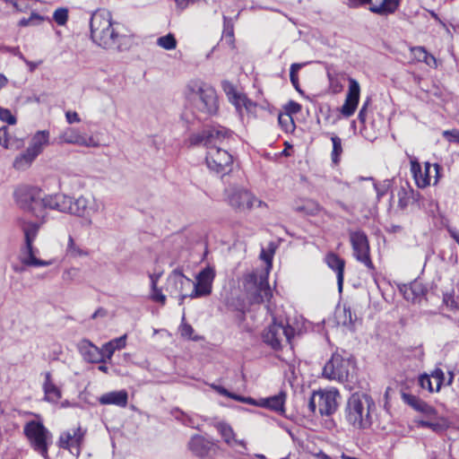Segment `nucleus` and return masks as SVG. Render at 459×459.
<instances>
[{
  "mask_svg": "<svg viewBox=\"0 0 459 459\" xmlns=\"http://www.w3.org/2000/svg\"><path fill=\"white\" fill-rule=\"evenodd\" d=\"M231 136L227 128L218 126L192 134L188 138L191 146L203 145L206 148L205 163L209 170L224 176L232 170L233 157L221 146Z\"/></svg>",
  "mask_w": 459,
  "mask_h": 459,
  "instance_id": "f257e3e1",
  "label": "nucleus"
},
{
  "mask_svg": "<svg viewBox=\"0 0 459 459\" xmlns=\"http://www.w3.org/2000/svg\"><path fill=\"white\" fill-rule=\"evenodd\" d=\"M402 291L404 299L409 301L415 302L423 295L424 289L420 283L413 282L411 285L404 286L403 289H402Z\"/></svg>",
  "mask_w": 459,
  "mask_h": 459,
  "instance_id": "72a5a7b5",
  "label": "nucleus"
},
{
  "mask_svg": "<svg viewBox=\"0 0 459 459\" xmlns=\"http://www.w3.org/2000/svg\"><path fill=\"white\" fill-rule=\"evenodd\" d=\"M410 51L413 56V59L417 62H423L429 53L424 47H412Z\"/></svg>",
  "mask_w": 459,
  "mask_h": 459,
  "instance_id": "49530a36",
  "label": "nucleus"
},
{
  "mask_svg": "<svg viewBox=\"0 0 459 459\" xmlns=\"http://www.w3.org/2000/svg\"><path fill=\"white\" fill-rule=\"evenodd\" d=\"M338 396L339 392L335 388L314 392L309 398L308 409L313 413L318 411V413L321 416H329L333 414L337 409Z\"/></svg>",
  "mask_w": 459,
  "mask_h": 459,
  "instance_id": "6e6552de",
  "label": "nucleus"
},
{
  "mask_svg": "<svg viewBox=\"0 0 459 459\" xmlns=\"http://www.w3.org/2000/svg\"><path fill=\"white\" fill-rule=\"evenodd\" d=\"M215 278V270L212 266H206L196 276L193 282V291L189 294L192 299L208 296L212 292V282Z\"/></svg>",
  "mask_w": 459,
  "mask_h": 459,
  "instance_id": "2eb2a0df",
  "label": "nucleus"
},
{
  "mask_svg": "<svg viewBox=\"0 0 459 459\" xmlns=\"http://www.w3.org/2000/svg\"><path fill=\"white\" fill-rule=\"evenodd\" d=\"M372 0H347L346 4L352 8H357L371 3Z\"/></svg>",
  "mask_w": 459,
  "mask_h": 459,
  "instance_id": "e2e57ef3",
  "label": "nucleus"
},
{
  "mask_svg": "<svg viewBox=\"0 0 459 459\" xmlns=\"http://www.w3.org/2000/svg\"><path fill=\"white\" fill-rule=\"evenodd\" d=\"M53 19L58 25H65L68 19V11L65 8H58L54 12Z\"/></svg>",
  "mask_w": 459,
  "mask_h": 459,
  "instance_id": "a18cd8bd",
  "label": "nucleus"
},
{
  "mask_svg": "<svg viewBox=\"0 0 459 459\" xmlns=\"http://www.w3.org/2000/svg\"><path fill=\"white\" fill-rule=\"evenodd\" d=\"M327 265L336 273L339 291H342L344 278L345 262L334 253H329L325 256Z\"/></svg>",
  "mask_w": 459,
  "mask_h": 459,
  "instance_id": "bb28decb",
  "label": "nucleus"
},
{
  "mask_svg": "<svg viewBox=\"0 0 459 459\" xmlns=\"http://www.w3.org/2000/svg\"><path fill=\"white\" fill-rule=\"evenodd\" d=\"M38 156L28 148L20 153L13 160V168L17 170H25L30 167Z\"/></svg>",
  "mask_w": 459,
  "mask_h": 459,
  "instance_id": "473e14b6",
  "label": "nucleus"
},
{
  "mask_svg": "<svg viewBox=\"0 0 459 459\" xmlns=\"http://www.w3.org/2000/svg\"><path fill=\"white\" fill-rule=\"evenodd\" d=\"M403 401L411 407H412L415 411L422 412L426 416L431 417L436 414V410L432 406H430L429 404H428L427 403L420 400L419 397L415 395L403 394Z\"/></svg>",
  "mask_w": 459,
  "mask_h": 459,
  "instance_id": "7c9ffc66",
  "label": "nucleus"
},
{
  "mask_svg": "<svg viewBox=\"0 0 459 459\" xmlns=\"http://www.w3.org/2000/svg\"><path fill=\"white\" fill-rule=\"evenodd\" d=\"M103 204L91 194H82L76 198L73 197L70 214L83 220L84 223L91 226L93 216L102 209Z\"/></svg>",
  "mask_w": 459,
  "mask_h": 459,
  "instance_id": "0eeeda50",
  "label": "nucleus"
},
{
  "mask_svg": "<svg viewBox=\"0 0 459 459\" xmlns=\"http://www.w3.org/2000/svg\"><path fill=\"white\" fill-rule=\"evenodd\" d=\"M375 407L372 398L365 394H353L345 408V420L357 429H368L371 426V410Z\"/></svg>",
  "mask_w": 459,
  "mask_h": 459,
  "instance_id": "20e7f679",
  "label": "nucleus"
},
{
  "mask_svg": "<svg viewBox=\"0 0 459 459\" xmlns=\"http://www.w3.org/2000/svg\"><path fill=\"white\" fill-rule=\"evenodd\" d=\"M215 429L221 436L223 441L230 447L235 448L237 446H239V447L243 448L244 450L247 449L246 442L243 439H238L236 437V434H235L233 429L228 423L222 422V421L217 422L215 424Z\"/></svg>",
  "mask_w": 459,
  "mask_h": 459,
  "instance_id": "5701e85b",
  "label": "nucleus"
},
{
  "mask_svg": "<svg viewBox=\"0 0 459 459\" xmlns=\"http://www.w3.org/2000/svg\"><path fill=\"white\" fill-rule=\"evenodd\" d=\"M79 276V269L75 267H71L66 269L62 275L64 281L72 282L75 281Z\"/></svg>",
  "mask_w": 459,
  "mask_h": 459,
  "instance_id": "3c124183",
  "label": "nucleus"
},
{
  "mask_svg": "<svg viewBox=\"0 0 459 459\" xmlns=\"http://www.w3.org/2000/svg\"><path fill=\"white\" fill-rule=\"evenodd\" d=\"M128 395L125 390L109 392L102 394L99 401L101 404H114L125 407L127 404Z\"/></svg>",
  "mask_w": 459,
  "mask_h": 459,
  "instance_id": "2f4dec72",
  "label": "nucleus"
},
{
  "mask_svg": "<svg viewBox=\"0 0 459 459\" xmlns=\"http://www.w3.org/2000/svg\"><path fill=\"white\" fill-rule=\"evenodd\" d=\"M44 21V18L38 13H32L29 18H23L19 22V25L25 26H35L40 24Z\"/></svg>",
  "mask_w": 459,
  "mask_h": 459,
  "instance_id": "37998d69",
  "label": "nucleus"
},
{
  "mask_svg": "<svg viewBox=\"0 0 459 459\" xmlns=\"http://www.w3.org/2000/svg\"><path fill=\"white\" fill-rule=\"evenodd\" d=\"M127 335L124 334L118 338L112 339L111 341L106 342L101 347V352L103 359H105V362L107 360H110L114 352L118 350H122L126 345Z\"/></svg>",
  "mask_w": 459,
  "mask_h": 459,
  "instance_id": "c756f323",
  "label": "nucleus"
},
{
  "mask_svg": "<svg viewBox=\"0 0 459 459\" xmlns=\"http://www.w3.org/2000/svg\"><path fill=\"white\" fill-rule=\"evenodd\" d=\"M90 28L91 40L102 48L119 49L125 39L119 23L113 21L107 9H98L91 14Z\"/></svg>",
  "mask_w": 459,
  "mask_h": 459,
  "instance_id": "f03ea898",
  "label": "nucleus"
},
{
  "mask_svg": "<svg viewBox=\"0 0 459 459\" xmlns=\"http://www.w3.org/2000/svg\"><path fill=\"white\" fill-rule=\"evenodd\" d=\"M24 434L32 449L44 459H48V447L52 444V434L39 421L30 420L23 429Z\"/></svg>",
  "mask_w": 459,
  "mask_h": 459,
  "instance_id": "423d86ee",
  "label": "nucleus"
},
{
  "mask_svg": "<svg viewBox=\"0 0 459 459\" xmlns=\"http://www.w3.org/2000/svg\"><path fill=\"white\" fill-rule=\"evenodd\" d=\"M272 296L270 287L266 282L262 281L256 288L255 293L254 294L252 300L255 303H263L269 300Z\"/></svg>",
  "mask_w": 459,
  "mask_h": 459,
  "instance_id": "e433bc0d",
  "label": "nucleus"
},
{
  "mask_svg": "<svg viewBox=\"0 0 459 459\" xmlns=\"http://www.w3.org/2000/svg\"><path fill=\"white\" fill-rule=\"evenodd\" d=\"M350 241L355 258L364 264L368 269H373V263L369 256V245L367 235L361 231H351Z\"/></svg>",
  "mask_w": 459,
  "mask_h": 459,
  "instance_id": "ddd939ff",
  "label": "nucleus"
},
{
  "mask_svg": "<svg viewBox=\"0 0 459 459\" xmlns=\"http://www.w3.org/2000/svg\"><path fill=\"white\" fill-rule=\"evenodd\" d=\"M440 167L438 164H430L426 162L424 169L417 160H411V171L413 175L416 185L419 187H426L430 185L431 178H434V184L437 183Z\"/></svg>",
  "mask_w": 459,
  "mask_h": 459,
  "instance_id": "f8f14e48",
  "label": "nucleus"
},
{
  "mask_svg": "<svg viewBox=\"0 0 459 459\" xmlns=\"http://www.w3.org/2000/svg\"><path fill=\"white\" fill-rule=\"evenodd\" d=\"M275 249H276L275 244L273 242H270L266 248H262V250H261L260 258L266 264V268H265L266 274L269 273V271L272 268V262H273V257L275 253Z\"/></svg>",
  "mask_w": 459,
  "mask_h": 459,
  "instance_id": "4c0bfd02",
  "label": "nucleus"
},
{
  "mask_svg": "<svg viewBox=\"0 0 459 459\" xmlns=\"http://www.w3.org/2000/svg\"><path fill=\"white\" fill-rule=\"evenodd\" d=\"M330 81V87L333 91L337 93L342 90V85L338 82L336 78H333L331 74L328 75Z\"/></svg>",
  "mask_w": 459,
  "mask_h": 459,
  "instance_id": "052dcab7",
  "label": "nucleus"
},
{
  "mask_svg": "<svg viewBox=\"0 0 459 459\" xmlns=\"http://www.w3.org/2000/svg\"><path fill=\"white\" fill-rule=\"evenodd\" d=\"M150 298L152 299V300L160 303L161 305H164L166 303V296L158 287L151 288Z\"/></svg>",
  "mask_w": 459,
  "mask_h": 459,
  "instance_id": "603ef678",
  "label": "nucleus"
},
{
  "mask_svg": "<svg viewBox=\"0 0 459 459\" xmlns=\"http://www.w3.org/2000/svg\"><path fill=\"white\" fill-rule=\"evenodd\" d=\"M423 63H425L426 65H428L430 67L436 68L437 66V61L436 57L434 56L430 55L429 53L427 54V57L425 58Z\"/></svg>",
  "mask_w": 459,
  "mask_h": 459,
  "instance_id": "0e129e2a",
  "label": "nucleus"
},
{
  "mask_svg": "<svg viewBox=\"0 0 459 459\" xmlns=\"http://www.w3.org/2000/svg\"><path fill=\"white\" fill-rule=\"evenodd\" d=\"M331 140L333 143L331 158L333 162L337 164L339 162L340 156L342 153V139L339 136L333 134L331 136Z\"/></svg>",
  "mask_w": 459,
  "mask_h": 459,
  "instance_id": "a19ab883",
  "label": "nucleus"
},
{
  "mask_svg": "<svg viewBox=\"0 0 459 459\" xmlns=\"http://www.w3.org/2000/svg\"><path fill=\"white\" fill-rule=\"evenodd\" d=\"M353 365L350 359H345L338 353L333 354L323 368V377L344 383L349 381L352 375Z\"/></svg>",
  "mask_w": 459,
  "mask_h": 459,
  "instance_id": "1a4fd4ad",
  "label": "nucleus"
},
{
  "mask_svg": "<svg viewBox=\"0 0 459 459\" xmlns=\"http://www.w3.org/2000/svg\"><path fill=\"white\" fill-rule=\"evenodd\" d=\"M77 348L85 361L89 363L105 362L101 348L97 347L91 341L87 339L80 341L77 344Z\"/></svg>",
  "mask_w": 459,
  "mask_h": 459,
  "instance_id": "aec40b11",
  "label": "nucleus"
},
{
  "mask_svg": "<svg viewBox=\"0 0 459 459\" xmlns=\"http://www.w3.org/2000/svg\"><path fill=\"white\" fill-rule=\"evenodd\" d=\"M161 276L160 273H151L149 275L151 281V288L158 287V281Z\"/></svg>",
  "mask_w": 459,
  "mask_h": 459,
  "instance_id": "69168bd1",
  "label": "nucleus"
},
{
  "mask_svg": "<svg viewBox=\"0 0 459 459\" xmlns=\"http://www.w3.org/2000/svg\"><path fill=\"white\" fill-rule=\"evenodd\" d=\"M39 226L34 222H25L22 225V230L25 237V244L33 245L39 232Z\"/></svg>",
  "mask_w": 459,
  "mask_h": 459,
  "instance_id": "58836bf2",
  "label": "nucleus"
},
{
  "mask_svg": "<svg viewBox=\"0 0 459 459\" xmlns=\"http://www.w3.org/2000/svg\"><path fill=\"white\" fill-rule=\"evenodd\" d=\"M399 4L398 0H384L379 5L373 4L369 10L377 14H388L395 12Z\"/></svg>",
  "mask_w": 459,
  "mask_h": 459,
  "instance_id": "f704fd0d",
  "label": "nucleus"
},
{
  "mask_svg": "<svg viewBox=\"0 0 459 459\" xmlns=\"http://www.w3.org/2000/svg\"><path fill=\"white\" fill-rule=\"evenodd\" d=\"M108 315V312L105 308L103 307H99L91 316V318L92 319H96L98 317H105L107 316Z\"/></svg>",
  "mask_w": 459,
  "mask_h": 459,
  "instance_id": "338daca9",
  "label": "nucleus"
},
{
  "mask_svg": "<svg viewBox=\"0 0 459 459\" xmlns=\"http://www.w3.org/2000/svg\"><path fill=\"white\" fill-rule=\"evenodd\" d=\"M319 210V205L312 201H307L304 205L297 207V211L305 212L309 214H315Z\"/></svg>",
  "mask_w": 459,
  "mask_h": 459,
  "instance_id": "8fccbe9b",
  "label": "nucleus"
},
{
  "mask_svg": "<svg viewBox=\"0 0 459 459\" xmlns=\"http://www.w3.org/2000/svg\"><path fill=\"white\" fill-rule=\"evenodd\" d=\"M179 332L182 337L187 339L195 340L196 338L193 336L194 329L193 327L185 322V317L183 316L182 323L179 326Z\"/></svg>",
  "mask_w": 459,
  "mask_h": 459,
  "instance_id": "09e8293b",
  "label": "nucleus"
},
{
  "mask_svg": "<svg viewBox=\"0 0 459 459\" xmlns=\"http://www.w3.org/2000/svg\"><path fill=\"white\" fill-rule=\"evenodd\" d=\"M38 249L33 247V245L25 244L20 254V261L25 266H48L53 264L52 260H41L37 257Z\"/></svg>",
  "mask_w": 459,
  "mask_h": 459,
  "instance_id": "4be33fe9",
  "label": "nucleus"
},
{
  "mask_svg": "<svg viewBox=\"0 0 459 459\" xmlns=\"http://www.w3.org/2000/svg\"><path fill=\"white\" fill-rule=\"evenodd\" d=\"M65 117L68 124L79 123L81 121L79 115L75 111H67Z\"/></svg>",
  "mask_w": 459,
  "mask_h": 459,
  "instance_id": "680f3d73",
  "label": "nucleus"
},
{
  "mask_svg": "<svg viewBox=\"0 0 459 459\" xmlns=\"http://www.w3.org/2000/svg\"><path fill=\"white\" fill-rule=\"evenodd\" d=\"M0 144L5 149L19 150L25 144V138L22 134L10 132L7 126L0 127Z\"/></svg>",
  "mask_w": 459,
  "mask_h": 459,
  "instance_id": "412c9836",
  "label": "nucleus"
},
{
  "mask_svg": "<svg viewBox=\"0 0 459 459\" xmlns=\"http://www.w3.org/2000/svg\"><path fill=\"white\" fill-rule=\"evenodd\" d=\"M50 134L48 130L37 131L30 138L28 149L39 156L49 143Z\"/></svg>",
  "mask_w": 459,
  "mask_h": 459,
  "instance_id": "cd10ccee",
  "label": "nucleus"
},
{
  "mask_svg": "<svg viewBox=\"0 0 459 459\" xmlns=\"http://www.w3.org/2000/svg\"><path fill=\"white\" fill-rule=\"evenodd\" d=\"M73 197L64 193L45 195V209L70 214Z\"/></svg>",
  "mask_w": 459,
  "mask_h": 459,
  "instance_id": "6ab92c4d",
  "label": "nucleus"
},
{
  "mask_svg": "<svg viewBox=\"0 0 459 459\" xmlns=\"http://www.w3.org/2000/svg\"><path fill=\"white\" fill-rule=\"evenodd\" d=\"M58 143L75 144L83 147H99L100 143L92 136L82 134L77 128L67 127L58 136Z\"/></svg>",
  "mask_w": 459,
  "mask_h": 459,
  "instance_id": "dca6fc26",
  "label": "nucleus"
},
{
  "mask_svg": "<svg viewBox=\"0 0 459 459\" xmlns=\"http://www.w3.org/2000/svg\"><path fill=\"white\" fill-rule=\"evenodd\" d=\"M65 252L66 255L71 257H83L89 255V252L87 250L82 248L79 245L75 243L72 235L68 236Z\"/></svg>",
  "mask_w": 459,
  "mask_h": 459,
  "instance_id": "c9c22d12",
  "label": "nucleus"
},
{
  "mask_svg": "<svg viewBox=\"0 0 459 459\" xmlns=\"http://www.w3.org/2000/svg\"><path fill=\"white\" fill-rule=\"evenodd\" d=\"M285 400L286 394L283 392H281L278 394L260 399L257 404L261 407L268 408L272 411L281 413L284 411Z\"/></svg>",
  "mask_w": 459,
  "mask_h": 459,
  "instance_id": "c85d7f7f",
  "label": "nucleus"
},
{
  "mask_svg": "<svg viewBox=\"0 0 459 459\" xmlns=\"http://www.w3.org/2000/svg\"><path fill=\"white\" fill-rule=\"evenodd\" d=\"M397 195L399 198V201H398L399 207H401L402 209H404L408 205V203H409L408 193L406 192L405 189L401 188L398 191Z\"/></svg>",
  "mask_w": 459,
  "mask_h": 459,
  "instance_id": "6e6d98bb",
  "label": "nucleus"
},
{
  "mask_svg": "<svg viewBox=\"0 0 459 459\" xmlns=\"http://www.w3.org/2000/svg\"><path fill=\"white\" fill-rule=\"evenodd\" d=\"M443 135L450 142L459 143V130L444 131Z\"/></svg>",
  "mask_w": 459,
  "mask_h": 459,
  "instance_id": "4d7b16f0",
  "label": "nucleus"
},
{
  "mask_svg": "<svg viewBox=\"0 0 459 459\" xmlns=\"http://www.w3.org/2000/svg\"><path fill=\"white\" fill-rule=\"evenodd\" d=\"M279 123L281 124V125H285V129L286 130H289L290 128H292L293 127V122H292V118L290 115L288 114H285V115H280L279 116Z\"/></svg>",
  "mask_w": 459,
  "mask_h": 459,
  "instance_id": "13d9d810",
  "label": "nucleus"
},
{
  "mask_svg": "<svg viewBox=\"0 0 459 459\" xmlns=\"http://www.w3.org/2000/svg\"><path fill=\"white\" fill-rule=\"evenodd\" d=\"M295 330L290 325L273 323L264 331L263 339L273 349L278 350L288 344L294 336Z\"/></svg>",
  "mask_w": 459,
  "mask_h": 459,
  "instance_id": "9b49d317",
  "label": "nucleus"
},
{
  "mask_svg": "<svg viewBox=\"0 0 459 459\" xmlns=\"http://www.w3.org/2000/svg\"><path fill=\"white\" fill-rule=\"evenodd\" d=\"M45 379L43 382V391L45 394V400L56 403L62 397L61 389L54 383L50 372L44 374Z\"/></svg>",
  "mask_w": 459,
  "mask_h": 459,
  "instance_id": "a878e982",
  "label": "nucleus"
},
{
  "mask_svg": "<svg viewBox=\"0 0 459 459\" xmlns=\"http://www.w3.org/2000/svg\"><path fill=\"white\" fill-rule=\"evenodd\" d=\"M193 281L178 271H173L167 280V290L170 293L179 294L183 300L188 295L184 293L191 288Z\"/></svg>",
  "mask_w": 459,
  "mask_h": 459,
  "instance_id": "a211bd4d",
  "label": "nucleus"
},
{
  "mask_svg": "<svg viewBox=\"0 0 459 459\" xmlns=\"http://www.w3.org/2000/svg\"><path fill=\"white\" fill-rule=\"evenodd\" d=\"M360 95V87L359 82L353 79L349 78V90L346 94L345 101L341 108V113L345 117H351L358 107Z\"/></svg>",
  "mask_w": 459,
  "mask_h": 459,
  "instance_id": "f3484780",
  "label": "nucleus"
},
{
  "mask_svg": "<svg viewBox=\"0 0 459 459\" xmlns=\"http://www.w3.org/2000/svg\"><path fill=\"white\" fill-rule=\"evenodd\" d=\"M368 104H369V100H367L363 103V105H362V107H361V108H360V110L359 112V115H358V119L362 124H364L366 122V119H367V113H368Z\"/></svg>",
  "mask_w": 459,
  "mask_h": 459,
  "instance_id": "bf43d9fd",
  "label": "nucleus"
},
{
  "mask_svg": "<svg viewBox=\"0 0 459 459\" xmlns=\"http://www.w3.org/2000/svg\"><path fill=\"white\" fill-rule=\"evenodd\" d=\"M339 320L343 325H352L356 320V316L352 314L350 307H343L342 315L339 316Z\"/></svg>",
  "mask_w": 459,
  "mask_h": 459,
  "instance_id": "c03bdc74",
  "label": "nucleus"
},
{
  "mask_svg": "<svg viewBox=\"0 0 459 459\" xmlns=\"http://www.w3.org/2000/svg\"><path fill=\"white\" fill-rule=\"evenodd\" d=\"M24 62L27 65V66L29 67L30 72H33L41 64V61L32 62V61H29L27 59H24Z\"/></svg>",
  "mask_w": 459,
  "mask_h": 459,
  "instance_id": "774afa93",
  "label": "nucleus"
},
{
  "mask_svg": "<svg viewBox=\"0 0 459 459\" xmlns=\"http://www.w3.org/2000/svg\"><path fill=\"white\" fill-rule=\"evenodd\" d=\"M212 387L214 390H216L220 394H222L224 396L232 398V399H234L236 401H239V402H243V403H253L251 398H245V397H242L240 395L231 394V393H230L227 389H225L222 386L212 385Z\"/></svg>",
  "mask_w": 459,
  "mask_h": 459,
  "instance_id": "79ce46f5",
  "label": "nucleus"
},
{
  "mask_svg": "<svg viewBox=\"0 0 459 459\" xmlns=\"http://www.w3.org/2000/svg\"><path fill=\"white\" fill-rule=\"evenodd\" d=\"M84 435L85 431L81 427L64 431L59 436L57 445L60 448L67 449L72 455L78 457L81 454Z\"/></svg>",
  "mask_w": 459,
  "mask_h": 459,
  "instance_id": "4468645a",
  "label": "nucleus"
},
{
  "mask_svg": "<svg viewBox=\"0 0 459 459\" xmlns=\"http://www.w3.org/2000/svg\"><path fill=\"white\" fill-rule=\"evenodd\" d=\"M157 45L166 50H173L177 48V39L175 36L169 33L157 39Z\"/></svg>",
  "mask_w": 459,
  "mask_h": 459,
  "instance_id": "ea45409f",
  "label": "nucleus"
},
{
  "mask_svg": "<svg viewBox=\"0 0 459 459\" xmlns=\"http://www.w3.org/2000/svg\"><path fill=\"white\" fill-rule=\"evenodd\" d=\"M17 204L24 211L30 212L37 217H42L45 210V195L37 186L22 185L14 192Z\"/></svg>",
  "mask_w": 459,
  "mask_h": 459,
  "instance_id": "39448f33",
  "label": "nucleus"
},
{
  "mask_svg": "<svg viewBox=\"0 0 459 459\" xmlns=\"http://www.w3.org/2000/svg\"><path fill=\"white\" fill-rule=\"evenodd\" d=\"M0 119L8 125L16 124V117L7 108H0Z\"/></svg>",
  "mask_w": 459,
  "mask_h": 459,
  "instance_id": "864d4df0",
  "label": "nucleus"
},
{
  "mask_svg": "<svg viewBox=\"0 0 459 459\" xmlns=\"http://www.w3.org/2000/svg\"><path fill=\"white\" fill-rule=\"evenodd\" d=\"M213 446L212 441L199 435L192 437L188 443L189 450L199 457L206 456Z\"/></svg>",
  "mask_w": 459,
  "mask_h": 459,
  "instance_id": "393cba45",
  "label": "nucleus"
},
{
  "mask_svg": "<svg viewBox=\"0 0 459 459\" xmlns=\"http://www.w3.org/2000/svg\"><path fill=\"white\" fill-rule=\"evenodd\" d=\"M445 382V374L442 369L436 368L430 376L424 375L420 377V386L429 392H438Z\"/></svg>",
  "mask_w": 459,
  "mask_h": 459,
  "instance_id": "b1692460",
  "label": "nucleus"
},
{
  "mask_svg": "<svg viewBox=\"0 0 459 459\" xmlns=\"http://www.w3.org/2000/svg\"><path fill=\"white\" fill-rule=\"evenodd\" d=\"M443 303L446 307L451 311H455L458 308V304L455 299L454 293L446 292L443 296Z\"/></svg>",
  "mask_w": 459,
  "mask_h": 459,
  "instance_id": "de8ad7c7",
  "label": "nucleus"
},
{
  "mask_svg": "<svg viewBox=\"0 0 459 459\" xmlns=\"http://www.w3.org/2000/svg\"><path fill=\"white\" fill-rule=\"evenodd\" d=\"M419 425L420 427L429 428L436 432H439L444 429V427L442 424H440L438 422L429 421V420H420Z\"/></svg>",
  "mask_w": 459,
  "mask_h": 459,
  "instance_id": "5fc2aeb1",
  "label": "nucleus"
},
{
  "mask_svg": "<svg viewBox=\"0 0 459 459\" xmlns=\"http://www.w3.org/2000/svg\"><path fill=\"white\" fill-rule=\"evenodd\" d=\"M227 201L231 207L239 211L266 206L265 203L258 200L249 191L238 187H231L227 190Z\"/></svg>",
  "mask_w": 459,
  "mask_h": 459,
  "instance_id": "9d476101",
  "label": "nucleus"
},
{
  "mask_svg": "<svg viewBox=\"0 0 459 459\" xmlns=\"http://www.w3.org/2000/svg\"><path fill=\"white\" fill-rule=\"evenodd\" d=\"M184 94L198 110L213 115L219 108L216 91L208 83L198 80H191L187 82Z\"/></svg>",
  "mask_w": 459,
  "mask_h": 459,
  "instance_id": "7ed1b4c3",
  "label": "nucleus"
}]
</instances>
